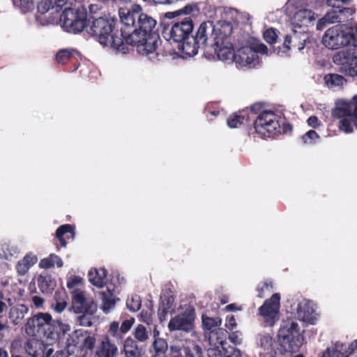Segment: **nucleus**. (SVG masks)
Returning <instances> with one entry per match:
<instances>
[{"mask_svg":"<svg viewBox=\"0 0 357 357\" xmlns=\"http://www.w3.org/2000/svg\"><path fill=\"white\" fill-rule=\"evenodd\" d=\"M65 235H66V238L73 239L75 236V227L72 225L65 224L60 226L56 229L55 237L59 241L62 247H66L67 245Z\"/></svg>","mask_w":357,"mask_h":357,"instance_id":"nucleus-26","label":"nucleus"},{"mask_svg":"<svg viewBox=\"0 0 357 357\" xmlns=\"http://www.w3.org/2000/svg\"><path fill=\"white\" fill-rule=\"evenodd\" d=\"M333 349L337 354L336 357L349 356L347 354V345L344 343L337 342Z\"/></svg>","mask_w":357,"mask_h":357,"instance_id":"nucleus-48","label":"nucleus"},{"mask_svg":"<svg viewBox=\"0 0 357 357\" xmlns=\"http://www.w3.org/2000/svg\"><path fill=\"white\" fill-rule=\"evenodd\" d=\"M135 338L141 342H144L149 339V333L146 328L142 325L139 324L133 331Z\"/></svg>","mask_w":357,"mask_h":357,"instance_id":"nucleus-43","label":"nucleus"},{"mask_svg":"<svg viewBox=\"0 0 357 357\" xmlns=\"http://www.w3.org/2000/svg\"><path fill=\"white\" fill-rule=\"evenodd\" d=\"M72 298L73 306L75 311L83 310V309L86 308L91 302H93V301H88L83 292L78 289H74L72 292Z\"/></svg>","mask_w":357,"mask_h":357,"instance_id":"nucleus-33","label":"nucleus"},{"mask_svg":"<svg viewBox=\"0 0 357 357\" xmlns=\"http://www.w3.org/2000/svg\"><path fill=\"white\" fill-rule=\"evenodd\" d=\"M193 27V22L190 17L175 22L169 31L170 38L176 43L191 40Z\"/></svg>","mask_w":357,"mask_h":357,"instance_id":"nucleus-9","label":"nucleus"},{"mask_svg":"<svg viewBox=\"0 0 357 357\" xmlns=\"http://www.w3.org/2000/svg\"><path fill=\"white\" fill-rule=\"evenodd\" d=\"M335 23L333 16L330 14L329 11L321 19H319L317 23V29L321 31L323 30L327 24Z\"/></svg>","mask_w":357,"mask_h":357,"instance_id":"nucleus-46","label":"nucleus"},{"mask_svg":"<svg viewBox=\"0 0 357 357\" xmlns=\"http://www.w3.org/2000/svg\"><path fill=\"white\" fill-rule=\"evenodd\" d=\"M13 1L23 13L31 12L34 8L33 0H13Z\"/></svg>","mask_w":357,"mask_h":357,"instance_id":"nucleus-44","label":"nucleus"},{"mask_svg":"<svg viewBox=\"0 0 357 357\" xmlns=\"http://www.w3.org/2000/svg\"><path fill=\"white\" fill-rule=\"evenodd\" d=\"M39 337L44 338L50 344L59 341L70 329V326L60 321L52 320L49 313L39 312Z\"/></svg>","mask_w":357,"mask_h":357,"instance_id":"nucleus-5","label":"nucleus"},{"mask_svg":"<svg viewBox=\"0 0 357 357\" xmlns=\"http://www.w3.org/2000/svg\"><path fill=\"white\" fill-rule=\"evenodd\" d=\"M257 56V53L250 47H242L235 52L231 61L241 66L252 64Z\"/></svg>","mask_w":357,"mask_h":357,"instance_id":"nucleus-18","label":"nucleus"},{"mask_svg":"<svg viewBox=\"0 0 357 357\" xmlns=\"http://www.w3.org/2000/svg\"><path fill=\"white\" fill-rule=\"evenodd\" d=\"M319 137V135L314 130H310L302 136V140L305 144H312L314 140Z\"/></svg>","mask_w":357,"mask_h":357,"instance_id":"nucleus-52","label":"nucleus"},{"mask_svg":"<svg viewBox=\"0 0 357 357\" xmlns=\"http://www.w3.org/2000/svg\"><path fill=\"white\" fill-rule=\"evenodd\" d=\"M141 320L146 323L147 324H150L152 321L151 315L147 311H142L140 313Z\"/></svg>","mask_w":357,"mask_h":357,"instance_id":"nucleus-61","label":"nucleus"},{"mask_svg":"<svg viewBox=\"0 0 357 357\" xmlns=\"http://www.w3.org/2000/svg\"><path fill=\"white\" fill-rule=\"evenodd\" d=\"M97 311V305L94 302H91L86 308L83 310H77V313L82 314L77 317V321L80 326L89 327L93 325L94 314Z\"/></svg>","mask_w":357,"mask_h":357,"instance_id":"nucleus-23","label":"nucleus"},{"mask_svg":"<svg viewBox=\"0 0 357 357\" xmlns=\"http://www.w3.org/2000/svg\"><path fill=\"white\" fill-rule=\"evenodd\" d=\"M53 4V10L55 12H59L63 6L67 3L68 0H51Z\"/></svg>","mask_w":357,"mask_h":357,"instance_id":"nucleus-59","label":"nucleus"},{"mask_svg":"<svg viewBox=\"0 0 357 357\" xmlns=\"http://www.w3.org/2000/svg\"><path fill=\"white\" fill-rule=\"evenodd\" d=\"M211 354L220 357H241V353L239 349L227 345V342L224 339L218 340V345L214 348L209 349Z\"/></svg>","mask_w":357,"mask_h":357,"instance_id":"nucleus-17","label":"nucleus"},{"mask_svg":"<svg viewBox=\"0 0 357 357\" xmlns=\"http://www.w3.org/2000/svg\"><path fill=\"white\" fill-rule=\"evenodd\" d=\"M29 308L23 304H18L10 309L8 318L14 325L19 324L27 314Z\"/></svg>","mask_w":357,"mask_h":357,"instance_id":"nucleus-29","label":"nucleus"},{"mask_svg":"<svg viewBox=\"0 0 357 357\" xmlns=\"http://www.w3.org/2000/svg\"><path fill=\"white\" fill-rule=\"evenodd\" d=\"M353 126H354V117L348 116L340 119L338 128L346 133H350L353 132Z\"/></svg>","mask_w":357,"mask_h":357,"instance_id":"nucleus-40","label":"nucleus"},{"mask_svg":"<svg viewBox=\"0 0 357 357\" xmlns=\"http://www.w3.org/2000/svg\"><path fill=\"white\" fill-rule=\"evenodd\" d=\"M202 319L203 329L209 333L208 340L210 344H213L215 347L218 345V338H219V340L224 339L220 337V335H223L225 332H226V331L220 328L222 319L218 317H210L204 314L202 315Z\"/></svg>","mask_w":357,"mask_h":357,"instance_id":"nucleus-11","label":"nucleus"},{"mask_svg":"<svg viewBox=\"0 0 357 357\" xmlns=\"http://www.w3.org/2000/svg\"><path fill=\"white\" fill-rule=\"evenodd\" d=\"M322 43L331 50L347 46L346 50L334 54L333 61L340 66V71L345 76H357V26L335 25L326 31Z\"/></svg>","mask_w":357,"mask_h":357,"instance_id":"nucleus-2","label":"nucleus"},{"mask_svg":"<svg viewBox=\"0 0 357 357\" xmlns=\"http://www.w3.org/2000/svg\"><path fill=\"white\" fill-rule=\"evenodd\" d=\"M280 301V294L275 293L270 298L266 299L259 308V314L264 317L266 324L270 326L274 324L275 317L279 312Z\"/></svg>","mask_w":357,"mask_h":357,"instance_id":"nucleus-10","label":"nucleus"},{"mask_svg":"<svg viewBox=\"0 0 357 357\" xmlns=\"http://www.w3.org/2000/svg\"><path fill=\"white\" fill-rule=\"evenodd\" d=\"M278 340L280 347L287 352H296L303 344V337L295 321L284 322L280 328Z\"/></svg>","mask_w":357,"mask_h":357,"instance_id":"nucleus-6","label":"nucleus"},{"mask_svg":"<svg viewBox=\"0 0 357 357\" xmlns=\"http://www.w3.org/2000/svg\"><path fill=\"white\" fill-rule=\"evenodd\" d=\"M38 12L43 15L50 9L53 10V4L51 0H41L38 4Z\"/></svg>","mask_w":357,"mask_h":357,"instance_id":"nucleus-50","label":"nucleus"},{"mask_svg":"<svg viewBox=\"0 0 357 357\" xmlns=\"http://www.w3.org/2000/svg\"><path fill=\"white\" fill-rule=\"evenodd\" d=\"M127 307L132 312L138 311L142 306L141 298L138 295H132L126 301Z\"/></svg>","mask_w":357,"mask_h":357,"instance_id":"nucleus-42","label":"nucleus"},{"mask_svg":"<svg viewBox=\"0 0 357 357\" xmlns=\"http://www.w3.org/2000/svg\"><path fill=\"white\" fill-rule=\"evenodd\" d=\"M310 35L306 30H293L292 33L285 36L283 47L286 50H302L305 45L309 43Z\"/></svg>","mask_w":357,"mask_h":357,"instance_id":"nucleus-12","label":"nucleus"},{"mask_svg":"<svg viewBox=\"0 0 357 357\" xmlns=\"http://www.w3.org/2000/svg\"><path fill=\"white\" fill-rule=\"evenodd\" d=\"M117 26L118 20L116 18L100 17L93 20L88 32L102 46L127 54L130 49L126 43V29H119Z\"/></svg>","mask_w":357,"mask_h":357,"instance_id":"nucleus-3","label":"nucleus"},{"mask_svg":"<svg viewBox=\"0 0 357 357\" xmlns=\"http://www.w3.org/2000/svg\"><path fill=\"white\" fill-rule=\"evenodd\" d=\"M210 45L218 59L222 61H231L235 51L230 40H215Z\"/></svg>","mask_w":357,"mask_h":357,"instance_id":"nucleus-15","label":"nucleus"},{"mask_svg":"<svg viewBox=\"0 0 357 357\" xmlns=\"http://www.w3.org/2000/svg\"><path fill=\"white\" fill-rule=\"evenodd\" d=\"M29 268H30L26 264H25L22 260L19 261L16 265L17 271L20 275H25Z\"/></svg>","mask_w":357,"mask_h":357,"instance_id":"nucleus-55","label":"nucleus"},{"mask_svg":"<svg viewBox=\"0 0 357 357\" xmlns=\"http://www.w3.org/2000/svg\"><path fill=\"white\" fill-rule=\"evenodd\" d=\"M52 259L57 260V267L61 268L63 266V261L60 257L55 254H50L47 257L40 260L39 266L42 268L48 269L53 267Z\"/></svg>","mask_w":357,"mask_h":357,"instance_id":"nucleus-39","label":"nucleus"},{"mask_svg":"<svg viewBox=\"0 0 357 357\" xmlns=\"http://www.w3.org/2000/svg\"><path fill=\"white\" fill-rule=\"evenodd\" d=\"M236 322L234 315H227L226 317L225 326L229 330H233L236 327Z\"/></svg>","mask_w":357,"mask_h":357,"instance_id":"nucleus-57","label":"nucleus"},{"mask_svg":"<svg viewBox=\"0 0 357 357\" xmlns=\"http://www.w3.org/2000/svg\"><path fill=\"white\" fill-rule=\"evenodd\" d=\"M191 40L192 41L186 40L185 41H181V43H178V49L183 54L189 57L196 55L198 52V50L199 48H202L200 45L197 43L195 40Z\"/></svg>","mask_w":357,"mask_h":357,"instance_id":"nucleus-32","label":"nucleus"},{"mask_svg":"<svg viewBox=\"0 0 357 357\" xmlns=\"http://www.w3.org/2000/svg\"><path fill=\"white\" fill-rule=\"evenodd\" d=\"M331 116L334 119H341L348 116L354 117V126L357 121V95L349 100H338L331 110Z\"/></svg>","mask_w":357,"mask_h":357,"instance_id":"nucleus-8","label":"nucleus"},{"mask_svg":"<svg viewBox=\"0 0 357 357\" xmlns=\"http://www.w3.org/2000/svg\"><path fill=\"white\" fill-rule=\"evenodd\" d=\"M292 126L284 117L271 110H264L254 121L253 131L250 135H257L261 138H274L281 134L291 132Z\"/></svg>","mask_w":357,"mask_h":357,"instance_id":"nucleus-4","label":"nucleus"},{"mask_svg":"<svg viewBox=\"0 0 357 357\" xmlns=\"http://www.w3.org/2000/svg\"><path fill=\"white\" fill-rule=\"evenodd\" d=\"M215 33V26L212 21L202 22L196 32L195 36H191V40H195L197 43L202 48L206 47L209 41L213 43V37Z\"/></svg>","mask_w":357,"mask_h":357,"instance_id":"nucleus-14","label":"nucleus"},{"mask_svg":"<svg viewBox=\"0 0 357 357\" xmlns=\"http://www.w3.org/2000/svg\"><path fill=\"white\" fill-rule=\"evenodd\" d=\"M119 14L126 31L127 47H135L139 54L148 56L153 61H160V56L168 55L167 52H158L161 40L155 29L157 22L143 13L140 5L133 4L130 9L120 8Z\"/></svg>","mask_w":357,"mask_h":357,"instance_id":"nucleus-1","label":"nucleus"},{"mask_svg":"<svg viewBox=\"0 0 357 357\" xmlns=\"http://www.w3.org/2000/svg\"><path fill=\"white\" fill-rule=\"evenodd\" d=\"M307 124L309 126L313 128H317L321 125V121L319 120V119L316 116H310L307 119Z\"/></svg>","mask_w":357,"mask_h":357,"instance_id":"nucleus-58","label":"nucleus"},{"mask_svg":"<svg viewBox=\"0 0 357 357\" xmlns=\"http://www.w3.org/2000/svg\"><path fill=\"white\" fill-rule=\"evenodd\" d=\"M325 81L328 85L342 86L345 79L342 75L337 74H330L325 77Z\"/></svg>","mask_w":357,"mask_h":357,"instance_id":"nucleus-45","label":"nucleus"},{"mask_svg":"<svg viewBox=\"0 0 357 357\" xmlns=\"http://www.w3.org/2000/svg\"><path fill=\"white\" fill-rule=\"evenodd\" d=\"M195 352L202 354V348L198 345H195L192 348L183 345H171L169 357H195Z\"/></svg>","mask_w":357,"mask_h":357,"instance_id":"nucleus-20","label":"nucleus"},{"mask_svg":"<svg viewBox=\"0 0 357 357\" xmlns=\"http://www.w3.org/2000/svg\"><path fill=\"white\" fill-rule=\"evenodd\" d=\"M332 8L329 10L330 14L333 16L335 23H343L349 20L356 12L354 8L344 7L337 5L331 6Z\"/></svg>","mask_w":357,"mask_h":357,"instance_id":"nucleus-22","label":"nucleus"},{"mask_svg":"<svg viewBox=\"0 0 357 357\" xmlns=\"http://www.w3.org/2000/svg\"><path fill=\"white\" fill-rule=\"evenodd\" d=\"M107 271L105 268H93L89 272V280L94 286L101 288L107 282Z\"/></svg>","mask_w":357,"mask_h":357,"instance_id":"nucleus-24","label":"nucleus"},{"mask_svg":"<svg viewBox=\"0 0 357 357\" xmlns=\"http://www.w3.org/2000/svg\"><path fill=\"white\" fill-rule=\"evenodd\" d=\"M119 331H120V327H119V323L117 321L112 322L110 324V326H109V332L113 335H118Z\"/></svg>","mask_w":357,"mask_h":357,"instance_id":"nucleus-62","label":"nucleus"},{"mask_svg":"<svg viewBox=\"0 0 357 357\" xmlns=\"http://www.w3.org/2000/svg\"><path fill=\"white\" fill-rule=\"evenodd\" d=\"M49 348L39 341H29L26 343V350L32 357H46Z\"/></svg>","mask_w":357,"mask_h":357,"instance_id":"nucleus-27","label":"nucleus"},{"mask_svg":"<svg viewBox=\"0 0 357 357\" xmlns=\"http://www.w3.org/2000/svg\"><path fill=\"white\" fill-rule=\"evenodd\" d=\"M195 319L194 310H185L174 317H172L168 324L170 331H190L193 328Z\"/></svg>","mask_w":357,"mask_h":357,"instance_id":"nucleus-13","label":"nucleus"},{"mask_svg":"<svg viewBox=\"0 0 357 357\" xmlns=\"http://www.w3.org/2000/svg\"><path fill=\"white\" fill-rule=\"evenodd\" d=\"M82 331H75L66 339L64 350L70 355L82 351Z\"/></svg>","mask_w":357,"mask_h":357,"instance_id":"nucleus-21","label":"nucleus"},{"mask_svg":"<svg viewBox=\"0 0 357 357\" xmlns=\"http://www.w3.org/2000/svg\"><path fill=\"white\" fill-rule=\"evenodd\" d=\"M178 1V0H151L154 6H169Z\"/></svg>","mask_w":357,"mask_h":357,"instance_id":"nucleus-60","label":"nucleus"},{"mask_svg":"<svg viewBox=\"0 0 357 357\" xmlns=\"http://www.w3.org/2000/svg\"><path fill=\"white\" fill-rule=\"evenodd\" d=\"M277 30L273 28L268 29L264 33V38L265 41L269 44H274L278 39Z\"/></svg>","mask_w":357,"mask_h":357,"instance_id":"nucleus-47","label":"nucleus"},{"mask_svg":"<svg viewBox=\"0 0 357 357\" xmlns=\"http://www.w3.org/2000/svg\"><path fill=\"white\" fill-rule=\"evenodd\" d=\"M117 351V347L106 337L98 347L96 357H115Z\"/></svg>","mask_w":357,"mask_h":357,"instance_id":"nucleus-25","label":"nucleus"},{"mask_svg":"<svg viewBox=\"0 0 357 357\" xmlns=\"http://www.w3.org/2000/svg\"><path fill=\"white\" fill-rule=\"evenodd\" d=\"M23 262L26 264L29 268L34 265L37 262V257L31 254L26 255L22 259Z\"/></svg>","mask_w":357,"mask_h":357,"instance_id":"nucleus-54","label":"nucleus"},{"mask_svg":"<svg viewBox=\"0 0 357 357\" xmlns=\"http://www.w3.org/2000/svg\"><path fill=\"white\" fill-rule=\"evenodd\" d=\"M102 310L105 312H108L109 310L115 306V299L112 291L107 289L106 291L102 293Z\"/></svg>","mask_w":357,"mask_h":357,"instance_id":"nucleus-37","label":"nucleus"},{"mask_svg":"<svg viewBox=\"0 0 357 357\" xmlns=\"http://www.w3.org/2000/svg\"><path fill=\"white\" fill-rule=\"evenodd\" d=\"M172 305V301L169 298L162 300L158 309V315L161 321L166 319Z\"/></svg>","mask_w":357,"mask_h":357,"instance_id":"nucleus-38","label":"nucleus"},{"mask_svg":"<svg viewBox=\"0 0 357 357\" xmlns=\"http://www.w3.org/2000/svg\"><path fill=\"white\" fill-rule=\"evenodd\" d=\"M273 289V284L271 282H264L257 287V296L260 298L264 297V291H271Z\"/></svg>","mask_w":357,"mask_h":357,"instance_id":"nucleus-49","label":"nucleus"},{"mask_svg":"<svg viewBox=\"0 0 357 357\" xmlns=\"http://www.w3.org/2000/svg\"><path fill=\"white\" fill-rule=\"evenodd\" d=\"M315 19V14L311 10L302 9L294 14L293 20L295 27L298 26L301 30H305L308 24Z\"/></svg>","mask_w":357,"mask_h":357,"instance_id":"nucleus-19","label":"nucleus"},{"mask_svg":"<svg viewBox=\"0 0 357 357\" xmlns=\"http://www.w3.org/2000/svg\"><path fill=\"white\" fill-rule=\"evenodd\" d=\"M63 26L68 32L77 33L82 31L87 25V12L84 7L74 9L66 8L60 17Z\"/></svg>","mask_w":357,"mask_h":357,"instance_id":"nucleus-7","label":"nucleus"},{"mask_svg":"<svg viewBox=\"0 0 357 357\" xmlns=\"http://www.w3.org/2000/svg\"><path fill=\"white\" fill-rule=\"evenodd\" d=\"M357 351V340L352 341L347 345V354L350 355Z\"/></svg>","mask_w":357,"mask_h":357,"instance_id":"nucleus-63","label":"nucleus"},{"mask_svg":"<svg viewBox=\"0 0 357 357\" xmlns=\"http://www.w3.org/2000/svg\"><path fill=\"white\" fill-rule=\"evenodd\" d=\"M70 355L64 349L56 351L51 357H69Z\"/></svg>","mask_w":357,"mask_h":357,"instance_id":"nucleus-64","label":"nucleus"},{"mask_svg":"<svg viewBox=\"0 0 357 357\" xmlns=\"http://www.w3.org/2000/svg\"><path fill=\"white\" fill-rule=\"evenodd\" d=\"M158 335L159 332L154 331L155 340L152 344V348L155 352V355L160 356L166 354L168 349V344L165 339L158 337Z\"/></svg>","mask_w":357,"mask_h":357,"instance_id":"nucleus-35","label":"nucleus"},{"mask_svg":"<svg viewBox=\"0 0 357 357\" xmlns=\"http://www.w3.org/2000/svg\"><path fill=\"white\" fill-rule=\"evenodd\" d=\"M195 11H199V7L197 3H191L185 5L181 9L177 10V15H189Z\"/></svg>","mask_w":357,"mask_h":357,"instance_id":"nucleus-51","label":"nucleus"},{"mask_svg":"<svg viewBox=\"0 0 357 357\" xmlns=\"http://www.w3.org/2000/svg\"><path fill=\"white\" fill-rule=\"evenodd\" d=\"M40 321L39 312L29 318L25 325V331L29 336L39 337V332L40 331L38 327Z\"/></svg>","mask_w":357,"mask_h":357,"instance_id":"nucleus-34","label":"nucleus"},{"mask_svg":"<svg viewBox=\"0 0 357 357\" xmlns=\"http://www.w3.org/2000/svg\"><path fill=\"white\" fill-rule=\"evenodd\" d=\"M82 281V279L79 276H73L71 277L68 281H67V287L70 289H73L75 287L79 284Z\"/></svg>","mask_w":357,"mask_h":357,"instance_id":"nucleus-56","label":"nucleus"},{"mask_svg":"<svg viewBox=\"0 0 357 357\" xmlns=\"http://www.w3.org/2000/svg\"><path fill=\"white\" fill-rule=\"evenodd\" d=\"M135 323V319L133 317H131L129 319L124 320L120 326V331L122 333H126L130 331L132 326Z\"/></svg>","mask_w":357,"mask_h":357,"instance_id":"nucleus-53","label":"nucleus"},{"mask_svg":"<svg viewBox=\"0 0 357 357\" xmlns=\"http://www.w3.org/2000/svg\"><path fill=\"white\" fill-rule=\"evenodd\" d=\"M220 27H215V40H230V36L233 32L232 24L229 22L222 21L219 23Z\"/></svg>","mask_w":357,"mask_h":357,"instance_id":"nucleus-28","label":"nucleus"},{"mask_svg":"<svg viewBox=\"0 0 357 357\" xmlns=\"http://www.w3.org/2000/svg\"><path fill=\"white\" fill-rule=\"evenodd\" d=\"M249 121L250 117L248 113L243 111L231 114L227 120V124L230 128H237L248 123Z\"/></svg>","mask_w":357,"mask_h":357,"instance_id":"nucleus-30","label":"nucleus"},{"mask_svg":"<svg viewBox=\"0 0 357 357\" xmlns=\"http://www.w3.org/2000/svg\"><path fill=\"white\" fill-rule=\"evenodd\" d=\"M38 286L43 294H51L56 287V281L50 275H40L38 276Z\"/></svg>","mask_w":357,"mask_h":357,"instance_id":"nucleus-31","label":"nucleus"},{"mask_svg":"<svg viewBox=\"0 0 357 357\" xmlns=\"http://www.w3.org/2000/svg\"><path fill=\"white\" fill-rule=\"evenodd\" d=\"M82 351H91L96 344V338L86 332L82 331Z\"/></svg>","mask_w":357,"mask_h":357,"instance_id":"nucleus-41","label":"nucleus"},{"mask_svg":"<svg viewBox=\"0 0 357 357\" xmlns=\"http://www.w3.org/2000/svg\"><path fill=\"white\" fill-rule=\"evenodd\" d=\"M75 56H79V52L73 49L60 50L55 55V59L58 63L64 65L70 61Z\"/></svg>","mask_w":357,"mask_h":357,"instance_id":"nucleus-36","label":"nucleus"},{"mask_svg":"<svg viewBox=\"0 0 357 357\" xmlns=\"http://www.w3.org/2000/svg\"><path fill=\"white\" fill-rule=\"evenodd\" d=\"M297 315L300 320L310 324H314L317 320V314L310 301L304 300L298 304Z\"/></svg>","mask_w":357,"mask_h":357,"instance_id":"nucleus-16","label":"nucleus"}]
</instances>
